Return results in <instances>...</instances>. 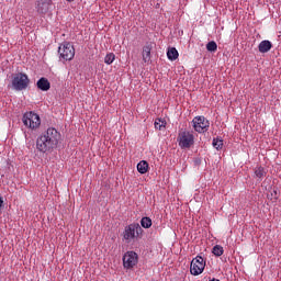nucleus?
<instances>
[{
  "label": "nucleus",
  "mask_w": 281,
  "mask_h": 281,
  "mask_svg": "<svg viewBox=\"0 0 281 281\" xmlns=\"http://www.w3.org/2000/svg\"><path fill=\"white\" fill-rule=\"evenodd\" d=\"M193 128L196 133H207L210 121L205 116H195L192 120Z\"/></svg>",
  "instance_id": "nucleus-9"
},
{
  "label": "nucleus",
  "mask_w": 281,
  "mask_h": 281,
  "mask_svg": "<svg viewBox=\"0 0 281 281\" xmlns=\"http://www.w3.org/2000/svg\"><path fill=\"white\" fill-rule=\"evenodd\" d=\"M11 85L14 91H25L30 87V77L26 74L18 72L12 77Z\"/></svg>",
  "instance_id": "nucleus-3"
},
{
  "label": "nucleus",
  "mask_w": 281,
  "mask_h": 281,
  "mask_svg": "<svg viewBox=\"0 0 281 281\" xmlns=\"http://www.w3.org/2000/svg\"><path fill=\"white\" fill-rule=\"evenodd\" d=\"M69 3H71V1H74V0H67Z\"/></svg>",
  "instance_id": "nucleus-24"
},
{
  "label": "nucleus",
  "mask_w": 281,
  "mask_h": 281,
  "mask_svg": "<svg viewBox=\"0 0 281 281\" xmlns=\"http://www.w3.org/2000/svg\"><path fill=\"white\" fill-rule=\"evenodd\" d=\"M150 52H153V43H147L144 47H143V63H150Z\"/></svg>",
  "instance_id": "nucleus-13"
},
{
  "label": "nucleus",
  "mask_w": 281,
  "mask_h": 281,
  "mask_svg": "<svg viewBox=\"0 0 281 281\" xmlns=\"http://www.w3.org/2000/svg\"><path fill=\"white\" fill-rule=\"evenodd\" d=\"M2 207H3V198L0 196V212H1Z\"/></svg>",
  "instance_id": "nucleus-23"
},
{
  "label": "nucleus",
  "mask_w": 281,
  "mask_h": 281,
  "mask_svg": "<svg viewBox=\"0 0 281 281\" xmlns=\"http://www.w3.org/2000/svg\"><path fill=\"white\" fill-rule=\"evenodd\" d=\"M115 60V54L109 53L104 57L105 65H113V61Z\"/></svg>",
  "instance_id": "nucleus-20"
},
{
  "label": "nucleus",
  "mask_w": 281,
  "mask_h": 281,
  "mask_svg": "<svg viewBox=\"0 0 281 281\" xmlns=\"http://www.w3.org/2000/svg\"><path fill=\"white\" fill-rule=\"evenodd\" d=\"M36 87L40 91H49V89H52V83L47 78L42 77L37 80Z\"/></svg>",
  "instance_id": "nucleus-11"
},
{
  "label": "nucleus",
  "mask_w": 281,
  "mask_h": 281,
  "mask_svg": "<svg viewBox=\"0 0 281 281\" xmlns=\"http://www.w3.org/2000/svg\"><path fill=\"white\" fill-rule=\"evenodd\" d=\"M206 49L207 52H216L218 49V45L216 44V42L211 41L206 44Z\"/></svg>",
  "instance_id": "nucleus-21"
},
{
  "label": "nucleus",
  "mask_w": 281,
  "mask_h": 281,
  "mask_svg": "<svg viewBox=\"0 0 281 281\" xmlns=\"http://www.w3.org/2000/svg\"><path fill=\"white\" fill-rule=\"evenodd\" d=\"M255 177L257 179H265V177H267V171L265 170V167H257L255 169Z\"/></svg>",
  "instance_id": "nucleus-16"
},
{
  "label": "nucleus",
  "mask_w": 281,
  "mask_h": 281,
  "mask_svg": "<svg viewBox=\"0 0 281 281\" xmlns=\"http://www.w3.org/2000/svg\"><path fill=\"white\" fill-rule=\"evenodd\" d=\"M137 171L139 175H146L148 172V162L146 160H142L137 164Z\"/></svg>",
  "instance_id": "nucleus-14"
},
{
  "label": "nucleus",
  "mask_w": 281,
  "mask_h": 281,
  "mask_svg": "<svg viewBox=\"0 0 281 281\" xmlns=\"http://www.w3.org/2000/svg\"><path fill=\"white\" fill-rule=\"evenodd\" d=\"M213 147H215L216 150H221V148H223V140L221 137L213 138Z\"/></svg>",
  "instance_id": "nucleus-22"
},
{
  "label": "nucleus",
  "mask_w": 281,
  "mask_h": 281,
  "mask_svg": "<svg viewBox=\"0 0 281 281\" xmlns=\"http://www.w3.org/2000/svg\"><path fill=\"white\" fill-rule=\"evenodd\" d=\"M203 271H205V259L201 256H196L191 261L190 273L191 276H201Z\"/></svg>",
  "instance_id": "nucleus-8"
},
{
  "label": "nucleus",
  "mask_w": 281,
  "mask_h": 281,
  "mask_svg": "<svg viewBox=\"0 0 281 281\" xmlns=\"http://www.w3.org/2000/svg\"><path fill=\"white\" fill-rule=\"evenodd\" d=\"M271 47H273V44L269 40H263L258 45V50L260 54H267L268 52H271Z\"/></svg>",
  "instance_id": "nucleus-12"
},
{
  "label": "nucleus",
  "mask_w": 281,
  "mask_h": 281,
  "mask_svg": "<svg viewBox=\"0 0 281 281\" xmlns=\"http://www.w3.org/2000/svg\"><path fill=\"white\" fill-rule=\"evenodd\" d=\"M144 234V229L139 225V223H132L125 226L122 236L123 240L127 244L133 243L134 240H137V238H142Z\"/></svg>",
  "instance_id": "nucleus-2"
},
{
  "label": "nucleus",
  "mask_w": 281,
  "mask_h": 281,
  "mask_svg": "<svg viewBox=\"0 0 281 281\" xmlns=\"http://www.w3.org/2000/svg\"><path fill=\"white\" fill-rule=\"evenodd\" d=\"M122 260L124 269H134L139 262V255L133 250H128L123 255Z\"/></svg>",
  "instance_id": "nucleus-7"
},
{
  "label": "nucleus",
  "mask_w": 281,
  "mask_h": 281,
  "mask_svg": "<svg viewBox=\"0 0 281 281\" xmlns=\"http://www.w3.org/2000/svg\"><path fill=\"white\" fill-rule=\"evenodd\" d=\"M140 226L144 227V229H150V227H153V220H150V217H143L140 220Z\"/></svg>",
  "instance_id": "nucleus-17"
},
{
  "label": "nucleus",
  "mask_w": 281,
  "mask_h": 281,
  "mask_svg": "<svg viewBox=\"0 0 281 281\" xmlns=\"http://www.w3.org/2000/svg\"><path fill=\"white\" fill-rule=\"evenodd\" d=\"M177 142L180 148H190L194 146V134L189 131H182L178 134Z\"/></svg>",
  "instance_id": "nucleus-6"
},
{
  "label": "nucleus",
  "mask_w": 281,
  "mask_h": 281,
  "mask_svg": "<svg viewBox=\"0 0 281 281\" xmlns=\"http://www.w3.org/2000/svg\"><path fill=\"white\" fill-rule=\"evenodd\" d=\"M63 136L60 132L55 127H48L44 133H42L36 139V148L38 153H52L58 148Z\"/></svg>",
  "instance_id": "nucleus-1"
},
{
  "label": "nucleus",
  "mask_w": 281,
  "mask_h": 281,
  "mask_svg": "<svg viewBox=\"0 0 281 281\" xmlns=\"http://www.w3.org/2000/svg\"><path fill=\"white\" fill-rule=\"evenodd\" d=\"M154 126L157 131H161L162 128H166V121L158 119L155 121Z\"/></svg>",
  "instance_id": "nucleus-19"
},
{
  "label": "nucleus",
  "mask_w": 281,
  "mask_h": 281,
  "mask_svg": "<svg viewBox=\"0 0 281 281\" xmlns=\"http://www.w3.org/2000/svg\"><path fill=\"white\" fill-rule=\"evenodd\" d=\"M167 57L169 60H177L179 58V50L176 47H171L167 50Z\"/></svg>",
  "instance_id": "nucleus-15"
},
{
  "label": "nucleus",
  "mask_w": 281,
  "mask_h": 281,
  "mask_svg": "<svg viewBox=\"0 0 281 281\" xmlns=\"http://www.w3.org/2000/svg\"><path fill=\"white\" fill-rule=\"evenodd\" d=\"M212 254L218 258L225 254V250L223 249V246L216 245L213 247Z\"/></svg>",
  "instance_id": "nucleus-18"
},
{
  "label": "nucleus",
  "mask_w": 281,
  "mask_h": 281,
  "mask_svg": "<svg viewBox=\"0 0 281 281\" xmlns=\"http://www.w3.org/2000/svg\"><path fill=\"white\" fill-rule=\"evenodd\" d=\"M22 122L26 128L36 131L41 126V116L34 112H26L23 114Z\"/></svg>",
  "instance_id": "nucleus-4"
},
{
  "label": "nucleus",
  "mask_w": 281,
  "mask_h": 281,
  "mask_svg": "<svg viewBox=\"0 0 281 281\" xmlns=\"http://www.w3.org/2000/svg\"><path fill=\"white\" fill-rule=\"evenodd\" d=\"M58 54L60 60H74L76 48H74V44L65 42L58 47Z\"/></svg>",
  "instance_id": "nucleus-5"
},
{
  "label": "nucleus",
  "mask_w": 281,
  "mask_h": 281,
  "mask_svg": "<svg viewBox=\"0 0 281 281\" xmlns=\"http://www.w3.org/2000/svg\"><path fill=\"white\" fill-rule=\"evenodd\" d=\"M50 5L52 0H41L37 2V12H40V14H46V12H49Z\"/></svg>",
  "instance_id": "nucleus-10"
}]
</instances>
